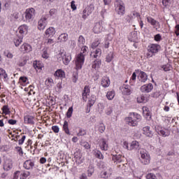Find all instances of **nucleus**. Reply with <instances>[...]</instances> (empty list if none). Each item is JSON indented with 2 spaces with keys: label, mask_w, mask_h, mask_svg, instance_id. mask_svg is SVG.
<instances>
[{
  "label": "nucleus",
  "mask_w": 179,
  "mask_h": 179,
  "mask_svg": "<svg viewBox=\"0 0 179 179\" xmlns=\"http://www.w3.org/2000/svg\"><path fill=\"white\" fill-rule=\"evenodd\" d=\"M139 121H141V115L135 113H131L129 117L126 118V122L130 127H136Z\"/></svg>",
  "instance_id": "nucleus-1"
},
{
  "label": "nucleus",
  "mask_w": 179,
  "mask_h": 179,
  "mask_svg": "<svg viewBox=\"0 0 179 179\" xmlns=\"http://www.w3.org/2000/svg\"><path fill=\"white\" fill-rule=\"evenodd\" d=\"M87 51V47L85 46L83 48V53L80 52L77 55L76 60V65L77 69H82V66L83 64H85V52Z\"/></svg>",
  "instance_id": "nucleus-2"
},
{
  "label": "nucleus",
  "mask_w": 179,
  "mask_h": 179,
  "mask_svg": "<svg viewBox=\"0 0 179 179\" xmlns=\"http://www.w3.org/2000/svg\"><path fill=\"white\" fill-rule=\"evenodd\" d=\"M159 50H160V45L151 44L148 48V53H147V58H152L155 54L159 52Z\"/></svg>",
  "instance_id": "nucleus-3"
},
{
  "label": "nucleus",
  "mask_w": 179,
  "mask_h": 179,
  "mask_svg": "<svg viewBox=\"0 0 179 179\" xmlns=\"http://www.w3.org/2000/svg\"><path fill=\"white\" fill-rule=\"evenodd\" d=\"M140 155L141 157V162L143 164H149L150 163V155L146 150L141 149L140 150Z\"/></svg>",
  "instance_id": "nucleus-4"
},
{
  "label": "nucleus",
  "mask_w": 179,
  "mask_h": 179,
  "mask_svg": "<svg viewBox=\"0 0 179 179\" xmlns=\"http://www.w3.org/2000/svg\"><path fill=\"white\" fill-rule=\"evenodd\" d=\"M57 59L59 62L62 61L64 65H68L71 62V55H66V52H60L57 55Z\"/></svg>",
  "instance_id": "nucleus-5"
},
{
  "label": "nucleus",
  "mask_w": 179,
  "mask_h": 179,
  "mask_svg": "<svg viewBox=\"0 0 179 179\" xmlns=\"http://www.w3.org/2000/svg\"><path fill=\"white\" fill-rule=\"evenodd\" d=\"M117 7L115 8V10L117 13V15H120V16H124L125 15V6H124V3L121 0H117L116 1Z\"/></svg>",
  "instance_id": "nucleus-6"
},
{
  "label": "nucleus",
  "mask_w": 179,
  "mask_h": 179,
  "mask_svg": "<svg viewBox=\"0 0 179 179\" xmlns=\"http://www.w3.org/2000/svg\"><path fill=\"white\" fill-rule=\"evenodd\" d=\"M34 12H36V10H34V8H33L27 9L24 13L26 20H28L29 22H32L33 16H34Z\"/></svg>",
  "instance_id": "nucleus-7"
},
{
  "label": "nucleus",
  "mask_w": 179,
  "mask_h": 179,
  "mask_svg": "<svg viewBox=\"0 0 179 179\" xmlns=\"http://www.w3.org/2000/svg\"><path fill=\"white\" fill-rule=\"evenodd\" d=\"M124 146H126L128 150H138L141 149L139 147V143L138 141H132L130 144V147L128 146V143L124 142Z\"/></svg>",
  "instance_id": "nucleus-8"
},
{
  "label": "nucleus",
  "mask_w": 179,
  "mask_h": 179,
  "mask_svg": "<svg viewBox=\"0 0 179 179\" xmlns=\"http://www.w3.org/2000/svg\"><path fill=\"white\" fill-rule=\"evenodd\" d=\"M94 10V5L90 4L88 8H85L83 11V15L82 17L84 19V20L89 16L92 12Z\"/></svg>",
  "instance_id": "nucleus-9"
},
{
  "label": "nucleus",
  "mask_w": 179,
  "mask_h": 179,
  "mask_svg": "<svg viewBox=\"0 0 179 179\" xmlns=\"http://www.w3.org/2000/svg\"><path fill=\"white\" fill-rule=\"evenodd\" d=\"M152 90H153V84L152 83L144 85L141 87V91L143 93H150Z\"/></svg>",
  "instance_id": "nucleus-10"
},
{
  "label": "nucleus",
  "mask_w": 179,
  "mask_h": 179,
  "mask_svg": "<svg viewBox=\"0 0 179 179\" xmlns=\"http://www.w3.org/2000/svg\"><path fill=\"white\" fill-rule=\"evenodd\" d=\"M47 26V17H44L38 21V30H44Z\"/></svg>",
  "instance_id": "nucleus-11"
},
{
  "label": "nucleus",
  "mask_w": 179,
  "mask_h": 179,
  "mask_svg": "<svg viewBox=\"0 0 179 179\" xmlns=\"http://www.w3.org/2000/svg\"><path fill=\"white\" fill-rule=\"evenodd\" d=\"M23 167L26 169V170H31L33 167H34V162H31V159L26 160L24 162Z\"/></svg>",
  "instance_id": "nucleus-12"
},
{
  "label": "nucleus",
  "mask_w": 179,
  "mask_h": 179,
  "mask_svg": "<svg viewBox=\"0 0 179 179\" xmlns=\"http://www.w3.org/2000/svg\"><path fill=\"white\" fill-rule=\"evenodd\" d=\"M99 146L101 150H108V144H107V141L105 138H101L99 141Z\"/></svg>",
  "instance_id": "nucleus-13"
},
{
  "label": "nucleus",
  "mask_w": 179,
  "mask_h": 179,
  "mask_svg": "<svg viewBox=\"0 0 179 179\" xmlns=\"http://www.w3.org/2000/svg\"><path fill=\"white\" fill-rule=\"evenodd\" d=\"M94 33L99 34L103 31V26H101V22H96L93 28Z\"/></svg>",
  "instance_id": "nucleus-14"
},
{
  "label": "nucleus",
  "mask_w": 179,
  "mask_h": 179,
  "mask_svg": "<svg viewBox=\"0 0 179 179\" xmlns=\"http://www.w3.org/2000/svg\"><path fill=\"white\" fill-rule=\"evenodd\" d=\"M143 132L144 135L148 136V138H152L153 136V131L150 130V127H145L143 128Z\"/></svg>",
  "instance_id": "nucleus-15"
},
{
  "label": "nucleus",
  "mask_w": 179,
  "mask_h": 179,
  "mask_svg": "<svg viewBox=\"0 0 179 179\" xmlns=\"http://www.w3.org/2000/svg\"><path fill=\"white\" fill-rule=\"evenodd\" d=\"M88 93H90V88L89 87V86L86 85L84 87V90L83 91V94H82L83 100L84 101H86V100H87V94Z\"/></svg>",
  "instance_id": "nucleus-16"
},
{
  "label": "nucleus",
  "mask_w": 179,
  "mask_h": 179,
  "mask_svg": "<svg viewBox=\"0 0 179 179\" xmlns=\"http://www.w3.org/2000/svg\"><path fill=\"white\" fill-rule=\"evenodd\" d=\"M129 85H125L120 87L121 90H122L123 94H125L126 96H129V94H131V90H129Z\"/></svg>",
  "instance_id": "nucleus-17"
},
{
  "label": "nucleus",
  "mask_w": 179,
  "mask_h": 179,
  "mask_svg": "<svg viewBox=\"0 0 179 179\" xmlns=\"http://www.w3.org/2000/svg\"><path fill=\"white\" fill-rule=\"evenodd\" d=\"M158 135H162L164 138L166 136H169L170 135V132L166 129H161L160 130H157Z\"/></svg>",
  "instance_id": "nucleus-18"
},
{
  "label": "nucleus",
  "mask_w": 179,
  "mask_h": 179,
  "mask_svg": "<svg viewBox=\"0 0 179 179\" xmlns=\"http://www.w3.org/2000/svg\"><path fill=\"white\" fill-rule=\"evenodd\" d=\"M45 34L46 36H48V37H53L55 34V29H54V27H49L46 29Z\"/></svg>",
  "instance_id": "nucleus-19"
},
{
  "label": "nucleus",
  "mask_w": 179,
  "mask_h": 179,
  "mask_svg": "<svg viewBox=\"0 0 179 179\" xmlns=\"http://www.w3.org/2000/svg\"><path fill=\"white\" fill-rule=\"evenodd\" d=\"M140 82H146L148 80V74L143 71H141L139 73Z\"/></svg>",
  "instance_id": "nucleus-20"
},
{
  "label": "nucleus",
  "mask_w": 179,
  "mask_h": 179,
  "mask_svg": "<svg viewBox=\"0 0 179 179\" xmlns=\"http://www.w3.org/2000/svg\"><path fill=\"white\" fill-rule=\"evenodd\" d=\"M54 76H57V78H65V72L62 71V69H58L54 73Z\"/></svg>",
  "instance_id": "nucleus-21"
},
{
  "label": "nucleus",
  "mask_w": 179,
  "mask_h": 179,
  "mask_svg": "<svg viewBox=\"0 0 179 179\" xmlns=\"http://www.w3.org/2000/svg\"><path fill=\"white\" fill-rule=\"evenodd\" d=\"M25 124H31V125H34V120L32 116H26L24 118Z\"/></svg>",
  "instance_id": "nucleus-22"
},
{
  "label": "nucleus",
  "mask_w": 179,
  "mask_h": 179,
  "mask_svg": "<svg viewBox=\"0 0 179 179\" xmlns=\"http://www.w3.org/2000/svg\"><path fill=\"white\" fill-rule=\"evenodd\" d=\"M12 167H13V166L12 165V162H10V161H6L3 165V169L6 171H9V170H10V169H12Z\"/></svg>",
  "instance_id": "nucleus-23"
},
{
  "label": "nucleus",
  "mask_w": 179,
  "mask_h": 179,
  "mask_svg": "<svg viewBox=\"0 0 179 179\" xmlns=\"http://www.w3.org/2000/svg\"><path fill=\"white\" fill-rule=\"evenodd\" d=\"M22 51H26L27 52H30L31 51V46L27 43L23 44L21 46Z\"/></svg>",
  "instance_id": "nucleus-24"
},
{
  "label": "nucleus",
  "mask_w": 179,
  "mask_h": 179,
  "mask_svg": "<svg viewBox=\"0 0 179 179\" xmlns=\"http://www.w3.org/2000/svg\"><path fill=\"white\" fill-rule=\"evenodd\" d=\"M94 103H96V96L92 95L89 99L88 105L90 107H92V106H94Z\"/></svg>",
  "instance_id": "nucleus-25"
},
{
  "label": "nucleus",
  "mask_w": 179,
  "mask_h": 179,
  "mask_svg": "<svg viewBox=\"0 0 179 179\" xmlns=\"http://www.w3.org/2000/svg\"><path fill=\"white\" fill-rule=\"evenodd\" d=\"M112 160L115 163H121V162H122V159L121 158V155H113L112 157Z\"/></svg>",
  "instance_id": "nucleus-26"
},
{
  "label": "nucleus",
  "mask_w": 179,
  "mask_h": 179,
  "mask_svg": "<svg viewBox=\"0 0 179 179\" xmlns=\"http://www.w3.org/2000/svg\"><path fill=\"white\" fill-rule=\"evenodd\" d=\"M0 76L3 78L5 82L8 80V74L3 69H0Z\"/></svg>",
  "instance_id": "nucleus-27"
},
{
  "label": "nucleus",
  "mask_w": 179,
  "mask_h": 179,
  "mask_svg": "<svg viewBox=\"0 0 179 179\" xmlns=\"http://www.w3.org/2000/svg\"><path fill=\"white\" fill-rule=\"evenodd\" d=\"M99 55H101V49L98 48L96 50L91 53V57H94V58H96Z\"/></svg>",
  "instance_id": "nucleus-28"
},
{
  "label": "nucleus",
  "mask_w": 179,
  "mask_h": 179,
  "mask_svg": "<svg viewBox=\"0 0 179 179\" xmlns=\"http://www.w3.org/2000/svg\"><path fill=\"white\" fill-rule=\"evenodd\" d=\"M27 57H23L21 60H20L17 63L18 66H24L26 64H27Z\"/></svg>",
  "instance_id": "nucleus-29"
},
{
  "label": "nucleus",
  "mask_w": 179,
  "mask_h": 179,
  "mask_svg": "<svg viewBox=\"0 0 179 179\" xmlns=\"http://www.w3.org/2000/svg\"><path fill=\"white\" fill-rule=\"evenodd\" d=\"M58 40H60V41H63L64 43H65V41H66L68 40V34H62L59 37H58Z\"/></svg>",
  "instance_id": "nucleus-30"
},
{
  "label": "nucleus",
  "mask_w": 179,
  "mask_h": 179,
  "mask_svg": "<svg viewBox=\"0 0 179 179\" xmlns=\"http://www.w3.org/2000/svg\"><path fill=\"white\" fill-rule=\"evenodd\" d=\"M27 29H29L27 25H26V24L21 25L19 27V30H20L19 31H20V34H23V33H26V31H27Z\"/></svg>",
  "instance_id": "nucleus-31"
},
{
  "label": "nucleus",
  "mask_w": 179,
  "mask_h": 179,
  "mask_svg": "<svg viewBox=\"0 0 179 179\" xmlns=\"http://www.w3.org/2000/svg\"><path fill=\"white\" fill-rule=\"evenodd\" d=\"M147 20L148 23H150V24H152V26H156V24H159V22L151 17H148Z\"/></svg>",
  "instance_id": "nucleus-32"
},
{
  "label": "nucleus",
  "mask_w": 179,
  "mask_h": 179,
  "mask_svg": "<svg viewBox=\"0 0 179 179\" xmlns=\"http://www.w3.org/2000/svg\"><path fill=\"white\" fill-rule=\"evenodd\" d=\"M94 155L95 157H96V159H103V154H101V152H100V150H95L94 152Z\"/></svg>",
  "instance_id": "nucleus-33"
},
{
  "label": "nucleus",
  "mask_w": 179,
  "mask_h": 179,
  "mask_svg": "<svg viewBox=\"0 0 179 179\" xmlns=\"http://www.w3.org/2000/svg\"><path fill=\"white\" fill-rule=\"evenodd\" d=\"M113 58H114V53H113V52H110L106 56V62H111V61H113Z\"/></svg>",
  "instance_id": "nucleus-34"
},
{
  "label": "nucleus",
  "mask_w": 179,
  "mask_h": 179,
  "mask_svg": "<svg viewBox=\"0 0 179 179\" xmlns=\"http://www.w3.org/2000/svg\"><path fill=\"white\" fill-rule=\"evenodd\" d=\"M101 85L103 87H108V86H110V80L108 78H107L106 80L102 79Z\"/></svg>",
  "instance_id": "nucleus-35"
},
{
  "label": "nucleus",
  "mask_w": 179,
  "mask_h": 179,
  "mask_svg": "<svg viewBox=\"0 0 179 179\" xmlns=\"http://www.w3.org/2000/svg\"><path fill=\"white\" fill-rule=\"evenodd\" d=\"M93 173H94V168L92 165H90L87 169L88 177H92Z\"/></svg>",
  "instance_id": "nucleus-36"
},
{
  "label": "nucleus",
  "mask_w": 179,
  "mask_h": 179,
  "mask_svg": "<svg viewBox=\"0 0 179 179\" xmlns=\"http://www.w3.org/2000/svg\"><path fill=\"white\" fill-rule=\"evenodd\" d=\"M2 111L6 115H8V114H10V110H9V107L8 106V105H4L3 106Z\"/></svg>",
  "instance_id": "nucleus-37"
},
{
  "label": "nucleus",
  "mask_w": 179,
  "mask_h": 179,
  "mask_svg": "<svg viewBox=\"0 0 179 179\" xmlns=\"http://www.w3.org/2000/svg\"><path fill=\"white\" fill-rule=\"evenodd\" d=\"M114 96H115V94L113 91L108 92L106 94L108 100H113L114 99Z\"/></svg>",
  "instance_id": "nucleus-38"
},
{
  "label": "nucleus",
  "mask_w": 179,
  "mask_h": 179,
  "mask_svg": "<svg viewBox=\"0 0 179 179\" xmlns=\"http://www.w3.org/2000/svg\"><path fill=\"white\" fill-rule=\"evenodd\" d=\"M63 129L64 132L67 134L69 135V128L68 127V122L64 121V125H63Z\"/></svg>",
  "instance_id": "nucleus-39"
},
{
  "label": "nucleus",
  "mask_w": 179,
  "mask_h": 179,
  "mask_svg": "<svg viewBox=\"0 0 179 179\" xmlns=\"http://www.w3.org/2000/svg\"><path fill=\"white\" fill-rule=\"evenodd\" d=\"M72 113H73V108L71 106L69 108L66 113L67 118H71V117H72Z\"/></svg>",
  "instance_id": "nucleus-40"
},
{
  "label": "nucleus",
  "mask_w": 179,
  "mask_h": 179,
  "mask_svg": "<svg viewBox=\"0 0 179 179\" xmlns=\"http://www.w3.org/2000/svg\"><path fill=\"white\" fill-rule=\"evenodd\" d=\"M99 131L101 134H103L106 131V126L103 123H100L99 126Z\"/></svg>",
  "instance_id": "nucleus-41"
},
{
  "label": "nucleus",
  "mask_w": 179,
  "mask_h": 179,
  "mask_svg": "<svg viewBox=\"0 0 179 179\" xmlns=\"http://www.w3.org/2000/svg\"><path fill=\"white\" fill-rule=\"evenodd\" d=\"M162 68L165 72H169V71H171V66L170 64L164 65Z\"/></svg>",
  "instance_id": "nucleus-42"
},
{
  "label": "nucleus",
  "mask_w": 179,
  "mask_h": 179,
  "mask_svg": "<svg viewBox=\"0 0 179 179\" xmlns=\"http://www.w3.org/2000/svg\"><path fill=\"white\" fill-rule=\"evenodd\" d=\"M100 65H101V62H100V61H98V62L94 61V64H92V68L94 69H96L97 68V66H100Z\"/></svg>",
  "instance_id": "nucleus-43"
},
{
  "label": "nucleus",
  "mask_w": 179,
  "mask_h": 179,
  "mask_svg": "<svg viewBox=\"0 0 179 179\" xmlns=\"http://www.w3.org/2000/svg\"><path fill=\"white\" fill-rule=\"evenodd\" d=\"M137 102L145 103V96L141 95L140 96L137 97Z\"/></svg>",
  "instance_id": "nucleus-44"
},
{
  "label": "nucleus",
  "mask_w": 179,
  "mask_h": 179,
  "mask_svg": "<svg viewBox=\"0 0 179 179\" xmlns=\"http://www.w3.org/2000/svg\"><path fill=\"white\" fill-rule=\"evenodd\" d=\"M21 43H22V39L20 38L14 39V44L15 47H19V45H20Z\"/></svg>",
  "instance_id": "nucleus-45"
},
{
  "label": "nucleus",
  "mask_w": 179,
  "mask_h": 179,
  "mask_svg": "<svg viewBox=\"0 0 179 179\" xmlns=\"http://www.w3.org/2000/svg\"><path fill=\"white\" fill-rule=\"evenodd\" d=\"M108 176H111V173H107L106 171L101 173V178H108Z\"/></svg>",
  "instance_id": "nucleus-46"
},
{
  "label": "nucleus",
  "mask_w": 179,
  "mask_h": 179,
  "mask_svg": "<svg viewBox=\"0 0 179 179\" xmlns=\"http://www.w3.org/2000/svg\"><path fill=\"white\" fill-rule=\"evenodd\" d=\"M99 44H100V42H99V40H97L96 41L92 43L91 48H93L94 50L96 47H99Z\"/></svg>",
  "instance_id": "nucleus-47"
},
{
  "label": "nucleus",
  "mask_w": 179,
  "mask_h": 179,
  "mask_svg": "<svg viewBox=\"0 0 179 179\" xmlns=\"http://www.w3.org/2000/svg\"><path fill=\"white\" fill-rule=\"evenodd\" d=\"M146 178H147V179H157L156 176L153 173L148 174Z\"/></svg>",
  "instance_id": "nucleus-48"
},
{
  "label": "nucleus",
  "mask_w": 179,
  "mask_h": 179,
  "mask_svg": "<svg viewBox=\"0 0 179 179\" xmlns=\"http://www.w3.org/2000/svg\"><path fill=\"white\" fill-rule=\"evenodd\" d=\"M155 41H162V35L160 34H156L154 37Z\"/></svg>",
  "instance_id": "nucleus-49"
},
{
  "label": "nucleus",
  "mask_w": 179,
  "mask_h": 179,
  "mask_svg": "<svg viewBox=\"0 0 179 179\" xmlns=\"http://www.w3.org/2000/svg\"><path fill=\"white\" fill-rule=\"evenodd\" d=\"M52 129L55 134H58L59 132V127H58V126H52Z\"/></svg>",
  "instance_id": "nucleus-50"
},
{
  "label": "nucleus",
  "mask_w": 179,
  "mask_h": 179,
  "mask_svg": "<svg viewBox=\"0 0 179 179\" xmlns=\"http://www.w3.org/2000/svg\"><path fill=\"white\" fill-rule=\"evenodd\" d=\"M17 153H19L20 156H23V150L20 147H16L15 148Z\"/></svg>",
  "instance_id": "nucleus-51"
},
{
  "label": "nucleus",
  "mask_w": 179,
  "mask_h": 179,
  "mask_svg": "<svg viewBox=\"0 0 179 179\" xmlns=\"http://www.w3.org/2000/svg\"><path fill=\"white\" fill-rule=\"evenodd\" d=\"M78 73H75L73 74V83H76L78 82Z\"/></svg>",
  "instance_id": "nucleus-52"
},
{
  "label": "nucleus",
  "mask_w": 179,
  "mask_h": 179,
  "mask_svg": "<svg viewBox=\"0 0 179 179\" xmlns=\"http://www.w3.org/2000/svg\"><path fill=\"white\" fill-rule=\"evenodd\" d=\"M25 139H26V136H22V138L18 141V144L19 145H23V143H24Z\"/></svg>",
  "instance_id": "nucleus-53"
},
{
  "label": "nucleus",
  "mask_w": 179,
  "mask_h": 179,
  "mask_svg": "<svg viewBox=\"0 0 179 179\" xmlns=\"http://www.w3.org/2000/svg\"><path fill=\"white\" fill-rule=\"evenodd\" d=\"M78 42L80 44H85V38L83 36H80L78 38Z\"/></svg>",
  "instance_id": "nucleus-54"
},
{
  "label": "nucleus",
  "mask_w": 179,
  "mask_h": 179,
  "mask_svg": "<svg viewBox=\"0 0 179 179\" xmlns=\"http://www.w3.org/2000/svg\"><path fill=\"white\" fill-rule=\"evenodd\" d=\"M124 19L127 22V23H131V22H132V17H131L130 15H127L126 17H124Z\"/></svg>",
  "instance_id": "nucleus-55"
},
{
  "label": "nucleus",
  "mask_w": 179,
  "mask_h": 179,
  "mask_svg": "<svg viewBox=\"0 0 179 179\" xmlns=\"http://www.w3.org/2000/svg\"><path fill=\"white\" fill-rule=\"evenodd\" d=\"M71 8L73 10H76V5L75 4V1L71 2Z\"/></svg>",
  "instance_id": "nucleus-56"
},
{
  "label": "nucleus",
  "mask_w": 179,
  "mask_h": 179,
  "mask_svg": "<svg viewBox=\"0 0 179 179\" xmlns=\"http://www.w3.org/2000/svg\"><path fill=\"white\" fill-rule=\"evenodd\" d=\"M20 82H22V83H26V82H27V78L24 76L20 77Z\"/></svg>",
  "instance_id": "nucleus-57"
},
{
  "label": "nucleus",
  "mask_w": 179,
  "mask_h": 179,
  "mask_svg": "<svg viewBox=\"0 0 179 179\" xmlns=\"http://www.w3.org/2000/svg\"><path fill=\"white\" fill-rule=\"evenodd\" d=\"M84 135H86V131L84 130L80 129L79 133L78 134V136H83Z\"/></svg>",
  "instance_id": "nucleus-58"
},
{
  "label": "nucleus",
  "mask_w": 179,
  "mask_h": 179,
  "mask_svg": "<svg viewBox=\"0 0 179 179\" xmlns=\"http://www.w3.org/2000/svg\"><path fill=\"white\" fill-rule=\"evenodd\" d=\"M161 95L160 92H155L152 94V97L157 98Z\"/></svg>",
  "instance_id": "nucleus-59"
},
{
  "label": "nucleus",
  "mask_w": 179,
  "mask_h": 179,
  "mask_svg": "<svg viewBox=\"0 0 179 179\" xmlns=\"http://www.w3.org/2000/svg\"><path fill=\"white\" fill-rule=\"evenodd\" d=\"M8 122L10 124V125H15L17 121L10 119L8 121Z\"/></svg>",
  "instance_id": "nucleus-60"
},
{
  "label": "nucleus",
  "mask_w": 179,
  "mask_h": 179,
  "mask_svg": "<svg viewBox=\"0 0 179 179\" xmlns=\"http://www.w3.org/2000/svg\"><path fill=\"white\" fill-rule=\"evenodd\" d=\"M56 13L57 10L55 8H52L49 12L50 16H52V15H55Z\"/></svg>",
  "instance_id": "nucleus-61"
},
{
  "label": "nucleus",
  "mask_w": 179,
  "mask_h": 179,
  "mask_svg": "<svg viewBox=\"0 0 179 179\" xmlns=\"http://www.w3.org/2000/svg\"><path fill=\"white\" fill-rule=\"evenodd\" d=\"M24 177H25L26 178H27V177H29V176H30V172L29 171H24L22 173H21Z\"/></svg>",
  "instance_id": "nucleus-62"
},
{
  "label": "nucleus",
  "mask_w": 179,
  "mask_h": 179,
  "mask_svg": "<svg viewBox=\"0 0 179 179\" xmlns=\"http://www.w3.org/2000/svg\"><path fill=\"white\" fill-rule=\"evenodd\" d=\"M83 146H84L85 149H90V144H89V143H83Z\"/></svg>",
  "instance_id": "nucleus-63"
},
{
  "label": "nucleus",
  "mask_w": 179,
  "mask_h": 179,
  "mask_svg": "<svg viewBox=\"0 0 179 179\" xmlns=\"http://www.w3.org/2000/svg\"><path fill=\"white\" fill-rule=\"evenodd\" d=\"M176 36H179V24H177L176 26Z\"/></svg>",
  "instance_id": "nucleus-64"
}]
</instances>
